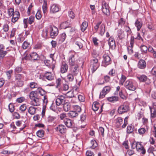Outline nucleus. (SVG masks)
<instances>
[{
    "label": "nucleus",
    "mask_w": 156,
    "mask_h": 156,
    "mask_svg": "<svg viewBox=\"0 0 156 156\" xmlns=\"http://www.w3.org/2000/svg\"><path fill=\"white\" fill-rule=\"evenodd\" d=\"M30 46V43L28 41H25L23 43L22 45V47L24 49H26L29 47Z\"/></svg>",
    "instance_id": "49"
},
{
    "label": "nucleus",
    "mask_w": 156,
    "mask_h": 156,
    "mask_svg": "<svg viewBox=\"0 0 156 156\" xmlns=\"http://www.w3.org/2000/svg\"><path fill=\"white\" fill-rule=\"evenodd\" d=\"M100 34L101 36H103L105 32V26L104 24H102L100 27Z\"/></svg>",
    "instance_id": "45"
},
{
    "label": "nucleus",
    "mask_w": 156,
    "mask_h": 156,
    "mask_svg": "<svg viewBox=\"0 0 156 156\" xmlns=\"http://www.w3.org/2000/svg\"><path fill=\"white\" fill-rule=\"evenodd\" d=\"M68 14L69 17L72 19H73L75 17V14L72 10L69 11Z\"/></svg>",
    "instance_id": "56"
},
{
    "label": "nucleus",
    "mask_w": 156,
    "mask_h": 156,
    "mask_svg": "<svg viewBox=\"0 0 156 156\" xmlns=\"http://www.w3.org/2000/svg\"><path fill=\"white\" fill-rule=\"evenodd\" d=\"M150 110V117L151 120L156 118V111L152 110Z\"/></svg>",
    "instance_id": "48"
},
{
    "label": "nucleus",
    "mask_w": 156,
    "mask_h": 156,
    "mask_svg": "<svg viewBox=\"0 0 156 156\" xmlns=\"http://www.w3.org/2000/svg\"><path fill=\"white\" fill-rule=\"evenodd\" d=\"M140 48L142 54H145L147 53L148 48L146 45L142 44L140 47Z\"/></svg>",
    "instance_id": "33"
},
{
    "label": "nucleus",
    "mask_w": 156,
    "mask_h": 156,
    "mask_svg": "<svg viewBox=\"0 0 156 156\" xmlns=\"http://www.w3.org/2000/svg\"><path fill=\"white\" fill-rule=\"evenodd\" d=\"M35 106L31 105L28 109V112L30 115H34L36 113L37 108Z\"/></svg>",
    "instance_id": "25"
},
{
    "label": "nucleus",
    "mask_w": 156,
    "mask_h": 156,
    "mask_svg": "<svg viewBox=\"0 0 156 156\" xmlns=\"http://www.w3.org/2000/svg\"><path fill=\"white\" fill-rule=\"evenodd\" d=\"M137 78L140 82H145L146 84H150L151 83L150 80L144 75H139L137 76Z\"/></svg>",
    "instance_id": "11"
},
{
    "label": "nucleus",
    "mask_w": 156,
    "mask_h": 156,
    "mask_svg": "<svg viewBox=\"0 0 156 156\" xmlns=\"http://www.w3.org/2000/svg\"><path fill=\"white\" fill-rule=\"evenodd\" d=\"M48 28H45L43 29L42 34L43 37H47L48 36Z\"/></svg>",
    "instance_id": "54"
},
{
    "label": "nucleus",
    "mask_w": 156,
    "mask_h": 156,
    "mask_svg": "<svg viewBox=\"0 0 156 156\" xmlns=\"http://www.w3.org/2000/svg\"><path fill=\"white\" fill-rule=\"evenodd\" d=\"M74 76L72 73H68L66 76V79L68 82H72L74 79Z\"/></svg>",
    "instance_id": "39"
},
{
    "label": "nucleus",
    "mask_w": 156,
    "mask_h": 156,
    "mask_svg": "<svg viewBox=\"0 0 156 156\" xmlns=\"http://www.w3.org/2000/svg\"><path fill=\"white\" fill-rule=\"evenodd\" d=\"M30 98L31 100L34 98L38 97V95L36 91H32L31 92L29 95Z\"/></svg>",
    "instance_id": "32"
},
{
    "label": "nucleus",
    "mask_w": 156,
    "mask_h": 156,
    "mask_svg": "<svg viewBox=\"0 0 156 156\" xmlns=\"http://www.w3.org/2000/svg\"><path fill=\"white\" fill-rule=\"evenodd\" d=\"M115 126L119 128L123 123V119L121 117H118L115 120Z\"/></svg>",
    "instance_id": "24"
},
{
    "label": "nucleus",
    "mask_w": 156,
    "mask_h": 156,
    "mask_svg": "<svg viewBox=\"0 0 156 156\" xmlns=\"http://www.w3.org/2000/svg\"><path fill=\"white\" fill-rule=\"evenodd\" d=\"M111 89V87L109 86H107L104 87L100 93L99 98H103L105 97L106 95L110 91Z\"/></svg>",
    "instance_id": "6"
},
{
    "label": "nucleus",
    "mask_w": 156,
    "mask_h": 156,
    "mask_svg": "<svg viewBox=\"0 0 156 156\" xmlns=\"http://www.w3.org/2000/svg\"><path fill=\"white\" fill-rule=\"evenodd\" d=\"M27 109V106L26 104L21 105L19 108V110L22 112H24Z\"/></svg>",
    "instance_id": "51"
},
{
    "label": "nucleus",
    "mask_w": 156,
    "mask_h": 156,
    "mask_svg": "<svg viewBox=\"0 0 156 156\" xmlns=\"http://www.w3.org/2000/svg\"><path fill=\"white\" fill-rule=\"evenodd\" d=\"M66 98L63 95H58L55 101L56 104L57 106H59L61 104L65 103Z\"/></svg>",
    "instance_id": "13"
},
{
    "label": "nucleus",
    "mask_w": 156,
    "mask_h": 156,
    "mask_svg": "<svg viewBox=\"0 0 156 156\" xmlns=\"http://www.w3.org/2000/svg\"><path fill=\"white\" fill-rule=\"evenodd\" d=\"M98 58H99L98 56L95 58L94 57L90 60V69L91 70L92 73H94L100 66Z\"/></svg>",
    "instance_id": "1"
},
{
    "label": "nucleus",
    "mask_w": 156,
    "mask_h": 156,
    "mask_svg": "<svg viewBox=\"0 0 156 156\" xmlns=\"http://www.w3.org/2000/svg\"><path fill=\"white\" fill-rule=\"evenodd\" d=\"M108 44L111 49H114L115 48V41L114 38L112 36H111L109 39Z\"/></svg>",
    "instance_id": "18"
},
{
    "label": "nucleus",
    "mask_w": 156,
    "mask_h": 156,
    "mask_svg": "<svg viewBox=\"0 0 156 156\" xmlns=\"http://www.w3.org/2000/svg\"><path fill=\"white\" fill-rule=\"evenodd\" d=\"M66 37V34L64 33L61 34L58 38V43L60 44L63 42L65 40Z\"/></svg>",
    "instance_id": "28"
},
{
    "label": "nucleus",
    "mask_w": 156,
    "mask_h": 156,
    "mask_svg": "<svg viewBox=\"0 0 156 156\" xmlns=\"http://www.w3.org/2000/svg\"><path fill=\"white\" fill-rule=\"evenodd\" d=\"M71 105L68 102L65 103L63 105V110L66 112L69 111L70 109Z\"/></svg>",
    "instance_id": "36"
},
{
    "label": "nucleus",
    "mask_w": 156,
    "mask_h": 156,
    "mask_svg": "<svg viewBox=\"0 0 156 156\" xmlns=\"http://www.w3.org/2000/svg\"><path fill=\"white\" fill-rule=\"evenodd\" d=\"M64 122L65 125L68 127H71L73 123V122L69 118H67L66 120H64Z\"/></svg>",
    "instance_id": "34"
},
{
    "label": "nucleus",
    "mask_w": 156,
    "mask_h": 156,
    "mask_svg": "<svg viewBox=\"0 0 156 156\" xmlns=\"http://www.w3.org/2000/svg\"><path fill=\"white\" fill-rule=\"evenodd\" d=\"M108 4L105 1L103 2L102 4V10L103 13L106 15L110 14Z\"/></svg>",
    "instance_id": "8"
},
{
    "label": "nucleus",
    "mask_w": 156,
    "mask_h": 156,
    "mask_svg": "<svg viewBox=\"0 0 156 156\" xmlns=\"http://www.w3.org/2000/svg\"><path fill=\"white\" fill-rule=\"evenodd\" d=\"M44 79H46L49 81H52L55 79L54 75L51 72H46L43 76Z\"/></svg>",
    "instance_id": "14"
},
{
    "label": "nucleus",
    "mask_w": 156,
    "mask_h": 156,
    "mask_svg": "<svg viewBox=\"0 0 156 156\" xmlns=\"http://www.w3.org/2000/svg\"><path fill=\"white\" fill-rule=\"evenodd\" d=\"M117 35L119 39H123L124 37V32L121 29L118 30L117 31Z\"/></svg>",
    "instance_id": "40"
},
{
    "label": "nucleus",
    "mask_w": 156,
    "mask_h": 156,
    "mask_svg": "<svg viewBox=\"0 0 156 156\" xmlns=\"http://www.w3.org/2000/svg\"><path fill=\"white\" fill-rule=\"evenodd\" d=\"M37 136L39 137H42L44 135V131L43 130L41 129L39 130L36 133Z\"/></svg>",
    "instance_id": "50"
},
{
    "label": "nucleus",
    "mask_w": 156,
    "mask_h": 156,
    "mask_svg": "<svg viewBox=\"0 0 156 156\" xmlns=\"http://www.w3.org/2000/svg\"><path fill=\"white\" fill-rule=\"evenodd\" d=\"M24 58L26 60L34 61L39 60L40 57L38 54L36 52H32L29 54H26L24 57Z\"/></svg>",
    "instance_id": "2"
},
{
    "label": "nucleus",
    "mask_w": 156,
    "mask_h": 156,
    "mask_svg": "<svg viewBox=\"0 0 156 156\" xmlns=\"http://www.w3.org/2000/svg\"><path fill=\"white\" fill-rule=\"evenodd\" d=\"M86 114L84 112L80 116V120L82 122H85L86 120Z\"/></svg>",
    "instance_id": "58"
},
{
    "label": "nucleus",
    "mask_w": 156,
    "mask_h": 156,
    "mask_svg": "<svg viewBox=\"0 0 156 156\" xmlns=\"http://www.w3.org/2000/svg\"><path fill=\"white\" fill-rule=\"evenodd\" d=\"M90 144L91 145L90 147L92 149H94L98 146L97 142L94 140H91Z\"/></svg>",
    "instance_id": "46"
},
{
    "label": "nucleus",
    "mask_w": 156,
    "mask_h": 156,
    "mask_svg": "<svg viewBox=\"0 0 156 156\" xmlns=\"http://www.w3.org/2000/svg\"><path fill=\"white\" fill-rule=\"evenodd\" d=\"M103 60L102 62V65L106 67L111 63V59L108 55L104 54L103 56Z\"/></svg>",
    "instance_id": "7"
},
{
    "label": "nucleus",
    "mask_w": 156,
    "mask_h": 156,
    "mask_svg": "<svg viewBox=\"0 0 156 156\" xmlns=\"http://www.w3.org/2000/svg\"><path fill=\"white\" fill-rule=\"evenodd\" d=\"M14 13L15 11H14V9L13 8H9L8 9L7 13L9 16H12L13 14H14Z\"/></svg>",
    "instance_id": "44"
},
{
    "label": "nucleus",
    "mask_w": 156,
    "mask_h": 156,
    "mask_svg": "<svg viewBox=\"0 0 156 156\" xmlns=\"http://www.w3.org/2000/svg\"><path fill=\"white\" fill-rule=\"evenodd\" d=\"M30 86L31 88H38V84L34 82H31L30 83Z\"/></svg>",
    "instance_id": "61"
},
{
    "label": "nucleus",
    "mask_w": 156,
    "mask_h": 156,
    "mask_svg": "<svg viewBox=\"0 0 156 156\" xmlns=\"http://www.w3.org/2000/svg\"><path fill=\"white\" fill-rule=\"evenodd\" d=\"M144 114L143 112L140 111L137 113L136 116V118L138 120H140L142 117H144Z\"/></svg>",
    "instance_id": "59"
},
{
    "label": "nucleus",
    "mask_w": 156,
    "mask_h": 156,
    "mask_svg": "<svg viewBox=\"0 0 156 156\" xmlns=\"http://www.w3.org/2000/svg\"><path fill=\"white\" fill-rule=\"evenodd\" d=\"M148 130H147V128L141 127L139 128L138 130V133L140 135H143L146 132H147Z\"/></svg>",
    "instance_id": "38"
},
{
    "label": "nucleus",
    "mask_w": 156,
    "mask_h": 156,
    "mask_svg": "<svg viewBox=\"0 0 156 156\" xmlns=\"http://www.w3.org/2000/svg\"><path fill=\"white\" fill-rule=\"evenodd\" d=\"M36 91L37 92V93H39L41 96H45L44 95L46 93L45 91L41 87H38Z\"/></svg>",
    "instance_id": "41"
},
{
    "label": "nucleus",
    "mask_w": 156,
    "mask_h": 156,
    "mask_svg": "<svg viewBox=\"0 0 156 156\" xmlns=\"http://www.w3.org/2000/svg\"><path fill=\"white\" fill-rule=\"evenodd\" d=\"M126 77L124 75L122 74L121 75V77L120 78V80L119 81L120 84L122 85H123L125 81L126 80Z\"/></svg>",
    "instance_id": "52"
},
{
    "label": "nucleus",
    "mask_w": 156,
    "mask_h": 156,
    "mask_svg": "<svg viewBox=\"0 0 156 156\" xmlns=\"http://www.w3.org/2000/svg\"><path fill=\"white\" fill-rule=\"evenodd\" d=\"M124 86L130 90L134 91L136 89V87L133 84V81L131 80H127L124 83Z\"/></svg>",
    "instance_id": "4"
},
{
    "label": "nucleus",
    "mask_w": 156,
    "mask_h": 156,
    "mask_svg": "<svg viewBox=\"0 0 156 156\" xmlns=\"http://www.w3.org/2000/svg\"><path fill=\"white\" fill-rule=\"evenodd\" d=\"M75 54V52L73 51H70L69 53V62L70 66L77 65L74 57Z\"/></svg>",
    "instance_id": "5"
},
{
    "label": "nucleus",
    "mask_w": 156,
    "mask_h": 156,
    "mask_svg": "<svg viewBox=\"0 0 156 156\" xmlns=\"http://www.w3.org/2000/svg\"><path fill=\"white\" fill-rule=\"evenodd\" d=\"M55 129L57 132L62 134H65L67 132V129L63 125H59L56 127Z\"/></svg>",
    "instance_id": "12"
},
{
    "label": "nucleus",
    "mask_w": 156,
    "mask_h": 156,
    "mask_svg": "<svg viewBox=\"0 0 156 156\" xmlns=\"http://www.w3.org/2000/svg\"><path fill=\"white\" fill-rule=\"evenodd\" d=\"M146 62L144 60L140 59L138 62L137 66L139 68L144 69L146 67Z\"/></svg>",
    "instance_id": "21"
},
{
    "label": "nucleus",
    "mask_w": 156,
    "mask_h": 156,
    "mask_svg": "<svg viewBox=\"0 0 156 156\" xmlns=\"http://www.w3.org/2000/svg\"><path fill=\"white\" fill-rule=\"evenodd\" d=\"M102 106L100 105L99 103L97 101H95L93 102L92 105V109L94 111H97L100 107L102 109Z\"/></svg>",
    "instance_id": "26"
},
{
    "label": "nucleus",
    "mask_w": 156,
    "mask_h": 156,
    "mask_svg": "<svg viewBox=\"0 0 156 156\" xmlns=\"http://www.w3.org/2000/svg\"><path fill=\"white\" fill-rule=\"evenodd\" d=\"M119 100V98L117 96H112L107 98V100L110 102L114 103Z\"/></svg>",
    "instance_id": "35"
},
{
    "label": "nucleus",
    "mask_w": 156,
    "mask_h": 156,
    "mask_svg": "<svg viewBox=\"0 0 156 156\" xmlns=\"http://www.w3.org/2000/svg\"><path fill=\"white\" fill-rule=\"evenodd\" d=\"M40 99L38 97L31 99L30 105L33 106H39L40 103Z\"/></svg>",
    "instance_id": "19"
},
{
    "label": "nucleus",
    "mask_w": 156,
    "mask_h": 156,
    "mask_svg": "<svg viewBox=\"0 0 156 156\" xmlns=\"http://www.w3.org/2000/svg\"><path fill=\"white\" fill-rule=\"evenodd\" d=\"M15 79L16 81L23 80L24 76L21 74H17L15 75Z\"/></svg>",
    "instance_id": "47"
},
{
    "label": "nucleus",
    "mask_w": 156,
    "mask_h": 156,
    "mask_svg": "<svg viewBox=\"0 0 156 156\" xmlns=\"http://www.w3.org/2000/svg\"><path fill=\"white\" fill-rule=\"evenodd\" d=\"M66 96L68 98L74 97V92L72 91H69L66 93Z\"/></svg>",
    "instance_id": "55"
},
{
    "label": "nucleus",
    "mask_w": 156,
    "mask_h": 156,
    "mask_svg": "<svg viewBox=\"0 0 156 156\" xmlns=\"http://www.w3.org/2000/svg\"><path fill=\"white\" fill-rule=\"evenodd\" d=\"M50 35L52 38H53L58 35V29L54 26H50Z\"/></svg>",
    "instance_id": "10"
},
{
    "label": "nucleus",
    "mask_w": 156,
    "mask_h": 156,
    "mask_svg": "<svg viewBox=\"0 0 156 156\" xmlns=\"http://www.w3.org/2000/svg\"><path fill=\"white\" fill-rule=\"evenodd\" d=\"M142 122L143 125L145 126L146 127L147 129V130H148L149 127L147 126L148 123V119L145 117H143L142 119Z\"/></svg>",
    "instance_id": "43"
},
{
    "label": "nucleus",
    "mask_w": 156,
    "mask_h": 156,
    "mask_svg": "<svg viewBox=\"0 0 156 156\" xmlns=\"http://www.w3.org/2000/svg\"><path fill=\"white\" fill-rule=\"evenodd\" d=\"M104 79L105 82H103L102 83H98V85H101L103 84L105 82L107 83L110 82L111 80V78L110 76L108 75H106L104 76Z\"/></svg>",
    "instance_id": "42"
},
{
    "label": "nucleus",
    "mask_w": 156,
    "mask_h": 156,
    "mask_svg": "<svg viewBox=\"0 0 156 156\" xmlns=\"http://www.w3.org/2000/svg\"><path fill=\"white\" fill-rule=\"evenodd\" d=\"M59 10V8L56 4H54L50 7V12L51 13H55L58 12Z\"/></svg>",
    "instance_id": "23"
},
{
    "label": "nucleus",
    "mask_w": 156,
    "mask_h": 156,
    "mask_svg": "<svg viewBox=\"0 0 156 156\" xmlns=\"http://www.w3.org/2000/svg\"><path fill=\"white\" fill-rule=\"evenodd\" d=\"M70 71L74 76H76L79 72L78 65H76L70 66Z\"/></svg>",
    "instance_id": "15"
},
{
    "label": "nucleus",
    "mask_w": 156,
    "mask_h": 156,
    "mask_svg": "<svg viewBox=\"0 0 156 156\" xmlns=\"http://www.w3.org/2000/svg\"><path fill=\"white\" fill-rule=\"evenodd\" d=\"M134 129V126L132 124H129L126 129V133L127 134H130L132 133Z\"/></svg>",
    "instance_id": "29"
},
{
    "label": "nucleus",
    "mask_w": 156,
    "mask_h": 156,
    "mask_svg": "<svg viewBox=\"0 0 156 156\" xmlns=\"http://www.w3.org/2000/svg\"><path fill=\"white\" fill-rule=\"evenodd\" d=\"M34 16H30L28 19H24L23 20L24 27L27 28L28 27V23L31 25L34 22Z\"/></svg>",
    "instance_id": "9"
},
{
    "label": "nucleus",
    "mask_w": 156,
    "mask_h": 156,
    "mask_svg": "<svg viewBox=\"0 0 156 156\" xmlns=\"http://www.w3.org/2000/svg\"><path fill=\"white\" fill-rule=\"evenodd\" d=\"M13 72V70L12 69L9 70L6 72L7 79L9 80L11 77V74Z\"/></svg>",
    "instance_id": "60"
},
{
    "label": "nucleus",
    "mask_w": 156,
    "mask_h": 156,
    "mask_svg": "<svg viewBox=\"0 0 156 156\" xmlns=\"http://www.w3.org/2000/svg\"><path fill=\"white\" fill-rule=\"evenodd\" d=\"M68 69V66L66 62L65 61L62 62L60 67V72L64 73L67 72Z\"/></svg>",
    "instance_id": "16"
},
{
    "label": "nucleus",
    "mask_w": 156,
    "mask_h": 156,
    "mask_svg": "<svg viewBox=\"0 0 156 156\" xmlns=\"http://www.w3.org/2000/svg\"><path fill=\"white\" fill-rule=\"evenodd\" d=\"M78 98L80 102H84L85 101V97L83 94L78 95Z\"/></svg>",
    "instance_id": "57"
},
{
    "label": "nucleus",
    "mask_w": 156,
    "mask_h": 156,
    "mask_svg": "<svg viewBox=\"0 0 156 156\" xmlns=\"http://www.w3.org/2000/svg\"><path fill=\"white\" fill-rule=\"evenodd\" d=\"M135 25L137 28V30L139 31L143 26V22L141 19H137L135 23Z\"/></svg>",
    "instance_id": "20"
},
{
    "label": "nucleus",
    "mask_w": 156,
    "mask_h": 156,
    "mask_svg": "<svg viewBox=\"0 0 156 156\" xmlns=\"http://www.w3.org/2000/svg\"><path fill=\"white\" fill-rule=\"evenodd\" d=\"M8 51H4L3 50H0V58H3L5 57V55L8 53Z\"/></svg>",
    "instance_id": "53"
},
{
    "label": "nucleus",
    "mask_w": 156,
    "mask_h": 156,
    "mask_svg": "<svg viewBox=\"0 0 156 156\" xmlns=\"http://www.w3.org/2000/svg\"><path fill=\"white\" fill-rule=\"evenodd\" d=\"M70 22L68 21L63 22L60 25L61 28L64 29L70 27Z\"/></svg>",
    "instance_id": "30"
},
{
    "label": "nucleus",
    "mask_w": 156,
    "mask_h": 156,
    "mask_svg": "<svg viewBox=\"0 0 156 156\" xmlns=\"http://www.w3.org/2000/svg\"><path fill=\"white\" fill-rule=\"evenodd\" d=\"M129 118V116L126 117L124 120V123L123 125L122 126V128H124L126 127V126L128 124V119Z\"/></svg>",
    "instance_id": "62"
},
{
    "label": "nucleus",
    "mask_w": 156,
    "mask_h": 156,
    "mask_svg": "<svg viewBox=\"0 0 156 156\" xmlns=\"http://www.w3.org/2000/svg\"><path fill=\"white\" fill-rule=\"evenodd\" d=\"M148 151L149 153H152L154 156H156V150H154L153 148H150L148 149Z\"/></svg>",
    "instance_id": "64"
},
{
    "label": "nucleus",
    "mask_w": 156,
    "mask_h": 156,
    "mask_svg": "<svg viewBox=\"0 0 156 156\" xmlns=\"http://www.w3.org/2000/svg\"><path fill=\"white\" fill-rule=\"evenodd\" d=\"M88 25V23L87 21H85L83 22L80 26V28L81 31L82 32L85 31Z\"/></svg>",
    "instance_id": "37"
},
{
    "label": "nucleus",
    "mask_w": 156,
    "mask_h": 156,
    "mask_svg": "<svg viewBox=\"0 0 156 156\" xmlns=\"http://www.w3.org/2000/svg\"><path fill=\"white\" fill-rule=\"evenodd\" d=\"M11 22L13 23H15L19 19L20 16V14L19 11H16L15 13L12 16Z\"/></svg>",
    "instance_id": "17"
},
{
    "label": "nucleus",
    "mask_w": 156,
    "mask_h": 156,
    "mask_svg": "<svg viewBox=\"0 0 156 156\" xmlns=\"http://www.w3.org/2000/svg\"><path fill=\"white\" fill-rule=\"evenodd\" d=\"M74 42L76 45H77L80 49L83 48V45L82 44L83 40L80 38L77 37L75 38L74 39Z\"/></svg>",
    "instance_id": "22"
},
{
    "label": "nucleus",
    "mask_w": 156,
    "mask_h": 156,
    "mask_svg": "<svg viewBox=\"0 0 156 156\" xmlns=\"http://www.w3.org/2000/svg\"><path fill=\"white\" fill-rule=\"evenodd\" d=\"M125 31L126 32L127 35L128 36L130 35L132 33L130 27L128 26H126L125 27Z\"/></svg>",
    "instance_id": "63"
},
{
    "label": "nucleus",
    "mask_w": 156,
    "mask_h": 156,
    "mask_svg": "<svg viewBox=\"0 0 156 156\" xmlns=\"http://www.w3.org/2000/svg\"><path fill=\"white\" fill-rule=\"evenodd\" d=\"M40 1H43V4L42 6L43 11L44 14L47 13L48 12V7L47 0H40Z\"/></svg>",
    "instance_id": "27"
},
{
    "label": "nucleus",
    "mask_w": 156,
    "mask_h": 156,
    "mask_svg": "<svg viewBox=\"0 0 156 156\" xmlns=\"http://www.w3.org/2000/svg\"><path fill=\"white\" fill-rule=\"evenodd\" d=\"M129 110V104L127 102H124L123 104L119 107L118 112L119 114L126 112Z\"/></svg>",
    "instance_id": "3"
},
{
    "label": "nucleus",
    "mask_w": 156,
    "mask_h": 156,
    "mask_svg": "<svg viewBox=\"0 0 156 156\" xmlns=\"http://www.w3.org/2000/svg\"><path fill=\"white\" fill-rule=\"evenodd\" d=\"M67 114L69 117L73 118L77 116L79 114L76 112L74 111H69Z\"/></svg>",
    "instance_id": "31"
}]
</instances>
